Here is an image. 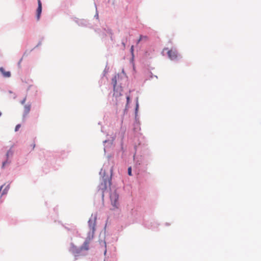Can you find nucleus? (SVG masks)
<instances>
[{"instance_id":"obj_1","label":"nucleus","mask_w":261,"mask_h":261,"mask_svg":"<svg viewBox=\"0 0 261 261\" xmlns=\"http://www.w3.org/2000/svg\"><path fill=\"white\" fill-rule=\"evenodd\" d=\"M111 184V178L109 176H103L101 181L98 186V191L101 193L102 198L104 197V192L107 190L108 187H110Z\"/></svg>"},{"instance_id":"obj_2","label":"nucleus","mask_w":261,"mask_h":261,"mask_svg":"<svg viewBox=\"0 0 261 261\" xmlns=\"http://www.w3.org/2000/svg\"><path fill=\"white\" fill-rule=\"evenodd\" d=\"M96 218V215L92 214L88 221L89 226L90 229L89 234L93 236L95 231Z\"/></svg>"},{"instance_id":"obj_3","label":"nucleus","mask_w":261,"mask_h":261,"mask_svg":"<svg viewBox=\"0 0 261 261\" xmlns=\"http://www.w3.org/2000/svg\"><path fill=\"white\" fill-rule=\"evenodd\" d=\"M110 197L112 204L115 207H117V205H118V194L116 191L112 192L110 194Z\"/></svg>"},{"instance_id":"obj_4","label":"nucleus","mask_w":261,"mask_h":261,"mask_svg":"<svg viewBox=\"0 0 261 261\" xmlns=\"http://www.w3.org/2000/svg\"><path fill=\"white\" fill-rule=\"evenodd\" d=\"M93 236L89 235L86 238V241L81 247L82 250H88L89 249V244L90 241L93 239Z\"/></svg>"},{"instance_id":"obj_5","label":"nucleus","mask_w":261,"mask_h":261,"mask_svg":"<svg viewBox=\"0 0 261 261\" xmlns=\"http://www.w3.org/2000/svg\"><path fill=\"white\" fill-rule=\"evenodd\" d=\"M168 55L171 60H175L177 58V53L175 49H170L168 51Z\"/></svg>"},{"instance_id":"obj_6","label":"nucleus","mask_w":261,"mask_h":261,"mask_svg":"<svg viewBox=\"0 0 261 261\" xmlns=\"http://www.w3.org/2000/svg\"><path fill=\"white\" fill-rule=\"evenodd\" d=\"M38 8L37 9V19L39 20L42 12V4L40 0H38Z\"/></svg>"},{"instance_id":"obj_7","label":"nucleus","mask_w":261,"mask_h":261,"mask_svg":"<svg viewBox=\"0 0 261 261\" xmlns=\"http://www.w3.org/2000/svg\"><path fill=\"white\" fill-rule=\"evenodd\" d=\"M0 71L5 77H9L11 76V72L10 71H6L3 67L0 68Z\"/></svg>"},{"instance_id":"obj_8","label":"nucleus","mask_w":261,"mask_h":261,"mask_svg":"<svg viewBox=\"0 0 261 261\" xmlns=\"http://www.w3.org/2000/svg\"><path fill=\"white\" fill-rule=\"evenodd\" d=\"M148 39V37L146 36H142L141 35L140 36L139 39L137 41V44H138L141 41H146Z\"/></svg>"},{"instance_id":"obj_9","label":"nucleus","mask_w":261,"mask_h":261,"mask_svg":"<svg viewBox=\"0 0 261 261\" xmlns=\"http://www.w3.org/2000/svg\"><path fill=\"white\" fill-rule=\"evenodd\" d=\"M24 113L25 114H28L31 110V105H25L24 107Z\"/></svg>"},{"instance_id":"obj_10","label":"nucleus","mask_w":261,"mask_h":261,"mask_svg":"<svg viewBox=\"0 0 261 261\" xmlns=\"http://www.w3.org/2000/svg\"><path fill=\"white\" fill-rule=\"evenodd\" d=\"M13 153V151L11 149H10L7 151L6 155L7 158H8L9 156H12Z\"/></svg>"},{"instance_id":"obj_11","label":"nucleus","mask_w":261,"mask_h":261,"mask_svg":"<svg viewBox=\"0 0 261 261\" xmlns=\"http://www.w3.org/2000/svg\"><path fill=\"white\" fill-rule=\"evenodd\" d=\"M128 174L129 175V176H132V168L131 167H129L128 168Z\"/></svg>"},{"instance_id":"obj_12","label":"nucleus","mask_w":261,"mask_h":261,"mask_svg":"<svg viewBox=\"0 0 261 261\" xmlns=\"http://www.w3.org/2000/svg\"><path fill=\"white\" fill-rule=\"evenodd\" d=\"M21 126V125L20 124H17L16 127H15V130L16 132L18 131L19 129V128Z\"/></svg>"},{"instance_id":"obj_13","label":"nucleus","mask_w":261,"mask_h":261,"mask_svg":"<svg viewBox=\"0 0 261 261\" xmlns=\"http://www.w3.org/2000/svg\"><path fill=\"white\" fill-rule=\"evenodd\" d=\"M26 99H27L26 97H24V98H23V99L21 101V103L22 105H23V104L25 103V101H26Z\"/></svg>"},{"instance_id":"obj_14","label":"nucleus","mask_w":261,"mask_h":261,"mask_svg":"<svg viewBox=\"0 0 261 261\" xmlns=\"http://www.w3.org/2000/svg\"><path fill=\"white\" fill-rule=\"evenodd\" d=\"M126 99H127V103H126V105H127L128 103L129 99H130V98H129V97L128 96H127L126 97Z\"/></svg>"},{"instance_id":"obj_15","label":"nucleus","mask_w":261,"mask_h":261,"mask_svg":"<svg viewBox=\"0 0 261 261\" xmlns=\"http://www.w3.org/2000/svg\"><path fill=\"white\" fill-rule=\"evenodd\" d=\"M130 50H131L132 53L133 54V51H134V46L133 45L132 46Z\"/></svg>"},{"instance_id":"obj_16","label":"nucleus","mask_w":261,"mask_h":261,"mask_svg":"<svg viewBox=\"0 0 261 261\" xmlns=\"http://www.w3.org/2000/svg\"><path fill=\"white\" fill-rule=\"evenodd\" d=\"M6 163H7V162H6H6H4L3 163L2 167H4V166H5V164H6Z\"/></svg>"},{"instance_id":"obj_17","label":"nucleus","mask_w":261,"mask_h":261,"mask_svg":"<svg viewBox=\"0 0 261 261\" xmlns=\"http://www.w3.org/2000/svg\"><path fill=\"white\" fill-rule=\"evenodd\" d=\"M113 82H114L115 85L116 84V77L115 79H113Z\"/></svg>"},{"instance_id":"obj_18","label":"nucleus","mask_w":261,"mask_h":261,"mask_svg":"<svg viewBox=\"0 0 261 261\" xmlns=\"http://www.w3.org/2000/svg\"><path fill=\"white\" fill-rule=\"evenodd\" d=\"M32 146V149H33L35 148V143H33Z\"/></svg>"},{"instance_id":"obj_19","label":"nucleus","mask_w":261,"mask_h":261,"mask_svg":"<svg viewBox=\"0 0 261 261\" xmlns=\"http://www.w3.org/2000/svg\"><path fill=\"white\" fill-rule=\"evenodd\" d=\"M114 96H115L116 97H117V96H118V94H117V93H115H115H114Z\"/></svg>"},{"instance_id":"obj_20","label":"nucleus","mask_w":261,"mask_h":261,"mask_svg":"<svg viewBox=\"0 0 261 261\" xmlns=\"http://www.w3.org/2000/svg\"><path fill=\"white\" fill-rule=\"evenodd\" d=\"M122 45H123V47H124V48H125V44L124 42H123V43H122Z\"/></svg>"},{"instance_id":"obj_21","label":"nucleus","mask_w":261,"mask_h":261,"mask_svg":"<svg viewBox=\"0 0 261 261\" xmlns=\"http://www.w3.org/2000/svg\"><path fill=\"white\" fill-rule=\"evenodd\" d=\"M1 115H2V113H1V112H0V116H1Z\"/></svg>"}]
</instances>
